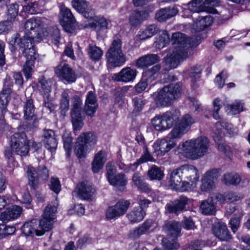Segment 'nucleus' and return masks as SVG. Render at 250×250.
Masks as SVG:
<instances>
[{
    "label": "nucleus",
    "instance_id": "1",
    "mask_svg": "<svg viewBox=\"0 0 250 250\" xmlns=\"http://www.w3.org/2000/svg\"><path fill=\"white\" fill-rule=\"evenodd\" d=\"M43 28V22L40 19H29L25 22L24 35L21 37L20 34H15L10 42L20 47H35L34 42H39L44 36Z\"/></svg>",
    "mask_w": 250,
    "mask_h": 250
},
{
    "label": "nucleus",
    "instance_id": "2",
    "mask_svg": "<svg viewBox=\"0 0 250 250\" xmlns=\"http://www.w3.org/2000/svg\"><path fill=\"white\" fill-rule=\"evenodd\" d=\"M171 41L172 47L167 55L166 62L171 68H174L188 58L191 49L188 39L184 34L180 32L173 34Z\"/></svg>",
    "mask_w": 250,
    "mask_h": 250
},
{
    "label": "nucleus",
    "instance_id": "3",
    "mask_svg": "<svg viewBox=\"0 0 250 250\" xmlns=\"http://www.w3.org/2000/svg\"><path fill=\"white\" fill-rule=\"evenodd\" d=\"M210 141L205 136L191 139L179 145V153L185 154L184 156H204L209 153Z\"/></svg>",
    "mask_w": 250,
    "mask_h": 250
},
{
    "label": "nucleus",
    "instance_id": "4",
    "mask_svg": "<svg viewBox=\"0 0 250 250\" xmlns=\"http://www.w3.org/2000/svg\"><path fill=\"white\" fill-rule=\"evenodd\" d=\"M181 90L182 85L180 83H171L154 93L152 96L158 105L167 107L171 105L180 97Z\"/></svg>",
    "mask_w": 250,
    "mask_h": 250
},
{
    "label": "nucleus",
    "instance_id": "5",
    "mask_svg": "<svg viewBox=\"0 0 250 250\" xmlns=\"http://www.w3.org/2000/svg\"><path fill=\"white\" fill-rule=\"evenodd\" d=\"M28 143V140L24 132L14 133L10 137V148L5 150V156L18 155L20 156H25L29 151Z\"/></svg>",
    "mask_w": 250,
    "mask_h": 250
},
{
    "label": "nucleus",
    "instance_id": "6",
    "mask_svg": "<svg viewBox=\"0 0 250 250\" xmlns=\"http://www.w3.org/2000/svg\"><path fill=\"white\" fill-rule=\"evenodd\" d=\"M97 142L96 134L92 131L83 132L77 138L75 143L74 152L76 156H85L88 153L91 146Z\"/></svg>",
    "mask_w": 250,
    "mask_h": 250
},
{
    "label": "nucleus",
    "instance_id": "7",
    "mask_svg": "<svg viewBox=\"0 0 250 250\" xmlns=\"http://www.w3.org/2000/svg\"><path fill=\"white\" fill-rule=\"evenodd\" d=\"M180 115L179 110L171 109L162 115L156 116L152 120V124L156 130H165L174 125L178 120Z\"/></svg>",
    "mask_w": 250,
    "mask_h": 250
},
{
    "label": "nucleus",
    "instance_id": "8",
    "mask_svg": "<svg viewBox=\"0 0 250 250\" xmlns=\"http://www.w3.org/2000/svg\"><path fill=\"white\" fill-rule=\"evenodd\" d=\"M57 211V208L55 205H48L45 207L41 219L38 220V225L40 229L37 231V236H42L46 231H48L53 228L54 223L56 221Z\"/></svg>",
    "mask_w": 250,
    "mask_h": 250
},
{
    "label": "nucleus",
    "instance_id": "9",
    "mask_svg": "<svg viewBox=\"0 0 250 250\" xmlns=\"http://www.w3.org/2000/svg\"><path fill=\"white\" fill-rule=\"evenodd\" d=\"M106 56L109 62L114 67L123 65L125 62V56L122 50V42L120 39L114 40L109 49Z\"/></svg>",
    "mask_w": 250,
    "mask_h": 250
},
{
    "label": "nucleus",
    "instance_id": "10",
    "mask_svg": "<svg viewBox=\"0 0 250 250\" xmlns=\"http://www.w3.org/2000/svg\"><path fill=\"white\" fill-rule=\"evenodd\" d=\"M26 60L22 68V71L26 79L31 78L34 68L35 61L36 60L35 47H20Z\"/></svg>",
    "mask_w": 250,
    "mask_h": 250
},
{
    "label": "nucleus",
    "instance_id": "11",
    "mask_svg": "<svg viewBox=\"0 0 250 250\" xmlns=\"http://www.w3.org/2000/svg\"><path fill=\"white\" fill-rule=\"evenodd\" d=\"M130 203L128 200H121L114 205L108 208L105 212V217L108 220L116 219L125 214Z\"/></svg>",
    "mask_w": 250,
    "mask_h": 250
},
{
    "label": "nucleus",
    "instance_id": "12",
    "mask_svg": "<svg viewBox=\"0 0 250 250\" xmlns=\"http://www.w3.org/2000/svg\"><path fill=\"white\" fill-rule=\"evenodd\" d=\"M23 118L25 120L32 121V124L25 125L27 130L29 131L36 127L35 124L38 121V117L35 112V106L34 100L32 99H27L23 103Z\"/></svg>",
    "mask_w": 250,
    "mask_h": 250
},
{
    "label": "nucleus",
    "instance_id": "13",
    "mask_svg": "<svg viewBox=\"0 0 250 250\" xmlns=\"http://www.w3.org/2000/svg\"><path fill=\"white\" fill-rule=\"evenodd\" d=\"M55 73L59 79L69 83H74L77 79L75 71L65 62L57 66L55 69Z\"/></svg>",
    "mask_w": 250,
    "mask_h": 250
},
{
    "label": "nucleus",
    "instance_id": "14",
    "mask_svg": "<svg viewBox=\"0 0 250 250\" xmlns=\"http://www.w3.org/2000/svg\"><path fill=\"white\" fill-rule=\"evenodd\" d=\"M190 202V199L185 196H180L177 199L167 203L165 207L166 211L169 213L178 215L184 210Z\"/></svg>",
    "mask_w": 250,
    "mask_h": 250
},
{
    "label": "nucleus",
    "instance_id": "15",
    "mask_svg": "<svg viewBox=\"0 0 250 250\" xmlns=\"http://www.w3.org/2000/svg\"><path fill=\"white\" fill-rule=\"evenodd\" d=\"M138 71L131 67H125L119 73L114 74L112 77L113 80L125 83L133 82L137 74Z\"/></svg>",
    "mask_w": 250,
    "mask_h": 250
},
{
    "label": "nucleus",
    "instance_id": "16",
    "mask_svg": "<svg viewBox=\"0 0 250 250\" xmlns=\"http://www.w3.org/2000/svg\"><path fill=\"white\" fill-rule=\"evenodd\" d=\"M212 231L213 235L221 241L229 242L232 239V236L224 223H214Z\"/></svg>",
    "mask_w": 250,
    "mask_h": 250
},
{
    "label": "nucleus",
    "instance_id": "17",
    "mask_svg": "<svg viewBox=\"0 0 250 250\" xmlns=\"http://www.w3.org/2000/svg\"><path fill=\"white\" fill-rule=\"evenodd\" d=\"M60 24L67 32H70L74 27L75 19L71 10L62 7L60 11Z\"/></svg>",
    "mask_w": 250,
    "mask_h": 250
},
{
    "label": "nucleus",
    "instance_id": "18",
    "mask_svg": "<svg viewBox=\"0 0 250 250\" xmlns=\"http://www.w3.org/2000/svg\"><path fill=\"white\" fill-rule=\"evenodd\" d=\"M42 141L46 148L53 155L57 148L58 142L56 138L54 131L50 129H44L42 134Z\"/></svg>",
    "mask_w": 250,
    "mask_h": 250
},
{
    "label": "nucleus",
    "instance_id": "19",
    "mask_svg": "<svg viewBox=\"0 0 250 250\" xmlns=\"http://www.w3.org/2000/svg\"><path fill=\"white\" fill-rule=\"evenodd\" d=\"M152 11L150 8H146L142 11H134L130 15L128 22L133 27H136L143 21L146 20L149 17Z\"/></svg>",
    "mask_w": 250,
    "mask_h": 250
},
{
    "label": "nucleus",
    "instance_id": "20",
    "mask_svg": "<svg viewBox=\"0 0 250 250\" xmlns=\"http://www.w3.org/2000/svg\"><path fill=\"white\" fill-rule=\"evenodd\" d=\"M217 171L214 169L207 171L202 179L201 189L203 191H209L214 187L215 180L217 179Z\"/></svg>",
    "mask_w": 250,
    "mask_h": 250
},
{
    "label": "nucleus",
    "instance_id": "21",
    "mask_svg": "<svg viewBox=\"0 0 250 250\" xmlns=\"http://www.w3.org/2000/svg\"><path fill=\"white\" fill-rule=\"evenodd\" d=\"M22 211L21 207L12 205L0 214V220L3 223H7L17 219L21 216Z\"/></svg>",
    "mask_w": 250,
    "mask_h": 250
},
{
    "label": "nucleus",
    "instance_id": "22",
    "mask_svg": "<svg viewBox=\"0 0 250 250\" xmlns=\"http://www.w3.org/2000/svg\"><path fill=\"white\" fill-rule=\"evenodd\" d=\"M163 230L168 238L176 239L181 235V225L179 222L169 221L165 224Z\"/></svg>",
    "mask_w": 250,
    "mask_h": 250
},
{
    "label": "nucleus",
    "instance_id": "23",
    "mask_svg": "<svg viewBox=\"0 0 250 250\" xmlns=\"http://www.w3.org/2000/svg\"><path fill=\"white\" fill-rule=\"evenodd\" d=\"M13 83L12 79L9 76H6L4 80L3 86L0 93V104H7L10 99V94L12 91Z\"/></svg>",
    "mask_w": 250,
    "mask_h": 250
},
{
    "label": "nucleus",
    "instance_id": "24",
    "mask_svg": "<svg viewBox=\"0 0 250 250\" xmlns=\"http://www.w3.org/2000/svg\"><path fill=\"white\" fill-rule=\"evenodd\" d=\"M78 197L83 200L92 199L95 193V189L87 183L82 182L76 189Z\"/></svg>",
    "mask_w": 250,
    "mask_h": 250
},
{
    "label": "nucleus",
    "instance_id": "25",
    "mask_svg": "<svg viewBox=\"0 0 250 250\" xmlns=\"http://www.w3.org/2000/svg\"><path fill=\"white\" fill-rule=\"evenodd\" d=\"M159 61V57L156 54H148L144 55L134 61V65L138 68L148 67Z\"/></svg>",
    "mask_w": 250,
    "mask_h": 250
},
{
    "label": "nucleus",
    "instance_id": "26",
    "mask_svg": "<svg viewBox=\"0 0 250 250\" xmlns=\"http://www.w3.org/2000/svg\"><path fill=\"white\" fill-rule=\"evenodd\" d=\"M72 5L73 8L82 13L85 18L91 19L93 18V13L91 7L85 0H72Z\"/></svg>",
    "mask_w": 250,
    "mask_h": 250
},
{
    "label": "nucleus",
    "instance_id": "27",
    "mask_svg": "<svg viewBox=\"0 0 250 250\" xmlns=\"http://www.w3.org/2000/svg\"><path fill=\"white\" fill-rule=\"evenodd\" d=\"M98 107V103L95 93L92 91L88 92L84 105V111L89 116H93Z\"/></svg>",
    "mask_w": 250,
    "mask_h": 250
},
{
    "label": "nucleus",
    "instance_id": "28",
    "mask_svg": "<svg viewBox=\"0 0 250 250\" xmlns=\"http://www.w3.org/2000/svg\"><path fill=\"white\" fill-rule=\"evenodd\" d=\"M184 178L189 180L192 184H196L199 180L198 169L193 166L184 165L181 167Z\"/></svg>",
    "mask_w": 250,
    "mask_h": 250
},
{
    "label": "nucleus",
    "instance_id": "29",
    "mask_svg": "<svg viewBox=\"0 0 250 250\" xmlns=\"http://www.w3.org/2000/svg\"><path fill=\"white\" fill-rule=\"evenodd\" d=\"M204 0H192L188 4V9L192 13H200L207 11L208 13L216 14L217 10L212 7H209L208 10L205 9Z\"/></svg>",
    "mask_w": 250,
    "mask_h": 250
},
{
    "label": "nucleus",
    "instance_id": "30",
    "mask_svg": "<svg viewBox=\"0 0 250 250\" xmlns=\"http://www.w3.org/2000/svg\"><path fill=\"white\" fill-rule=\"evenodd\" d=\"M173 146V145L168 143L166 139H162L160 141L156 142L154 144L153 146L154 151L152 155L154 156L164 155Z\"/></svg>",
    "mask_w": 250,
    "mask_h": 250
},
{
    "label": "nucleus",
    "instance_id": "31",
    "mask_svg": "<svg viewBox=\"0 0 250 250\" xmlns=\"http://www.w3.org/2000/svg\"><path fill=\"white\" fill-rule=\"evenodd\" d=\"M178 12L176 8L168 7L160 9L156 13L155 16L158 21H164L176 15Z\"/></svg>",
    "mask_w": 250,
    "mask_h": 250
},
{
    "label": "nucleus",
    "instance_id": "32",
    "mask_svg": "<svg viewBox=\"0 0 250 250\" xmlns=\"http://www.w3.org/2000/svg\"><path fill=\"white\" fill-rule=\"evenodd\" d=\"M200 211L205 215H214L216 212V208L212 199H208L201 201Z\"/></svg>",
    "mask_w": 250,
    "mask_h": 250
},
{
    "label": "nucleus",
    "instance_id": "33",
    "mask_svg": "<svg viewBox=\"0 0 250 250\" xmlns=\"http://www.w3.org/2000/svg\"><path fill=\"white\" fill-rule=\"evenodd\" d=\"M152 226L151 220L145 221L142 225L130 231V237L132 239H138L141 235L146 234Z\"/></svg>",
    "mask_w": 250,
    "mask_h": 250
},
{
    "label": "nucleus",
    "instance_id": "34",
    "mask_svg": "<svg viewBox=\"0 0 250 250\" xmlns=\"http://www.w3.org/2000/svg\"><path fill=\"white\" fill-rule=\"evenodd\" d=\"M52 82L46 80L44 77L41 78L37 84L39 92L45 98H48L51 91Z\"/></svg>",
    "mask_w": 250,
    "mask_h": 250
},
{
    "label": "nucleus",
    "instance_id": "35",
    "mask_svg": "<svg viewBox=\"0 0 250 250\" xmlns=\"http://www.w3.org/2000/svg\"><path fill=\"white\" fill-rule=\"evenodd\" d=\"M38 220L37 219H33L29 221L25 222L21 227V231L25 236H33L35 233L37 235Z\"/></svg>",
    "mask_w": 250,
    "mask_h": 250
},
{
    "label": "nucleus",
    "instance_id": "36",
    "mask_svg": "<svg viewBox=\"0 0 250 250\" xmlns=\"http://www.w3.org/2000/svg\"><path fill=\"white\" fill-rule=\"evenodd\" d=\"M159 31V28L155 24H151L147 26L145 29L140 30L138 36L141 40H145L151 38L157 34Z\"/></svg>",
    "mask_w": 250,
    "mask_h": 250
},
{
    "label": "nucleus",
    "instance_id": "37",
    "mask_svg": "<svg viewBox=\"0 0 250 250\" xmlns=\"http://www.w3.org/2000/svg\"><path fill=\"white\" fill-rule=\"evenodd\" d=\"M181 172L182 169L180 167L174 169L169 174V182L174 189L182 182V179L184 178L183 174Z\"/></svg>",
    "mask_w": 250,
    "mask_h": 250
},
{
    "label": "nucleus",
    "instance_id": "38",
    "mask_svg": "<svg viewBox=\"0 0 250 250\" xmlns=\"http://www.w3.org/2000/svg\"><path fill=\"white\" fill-rule=\"evenodd\" d=\"M108 181L111 185L117 187L120 190L124 188L127 183L125 175L123 173L114 175L113 177L108 179Z\"/></svg>",
    "mask_w": 250,
    "mask_h": 250
},
{
    "label": "nucleus",
    "instance_id": "39",
    "mask_svg": "<svg viewBox=\"0 0 250 250\" xmlns=\"http://www.w3.org/2000/svg\"><path fill=\"white\" fill-rule=\"evenodd\" d=\"M71 122L73 130L76 133L80 131L83 126V120L84 116L83 113H71Z\"/></svg>",
    "mask_w": 250,
    "mask_h": 250
},
{
    "label": "nucleus",
    "instance_id": "40",
    "mask_svg": "<svg viewBox=\"0 0 250 250\" xmlns=\"http://www.w3.org/2000/svg\"><path fill=\"white\" fill-rule=\"evenodd\" d=\"M213 22V18L211 16L208 15L202 17H199L195 21V25L198 31H203L209 27Z\"/></svg>",
    "mask_w": 250,
    "mask_h": 250
},
{
    "label": "nucleus",
    "instance_id": "41",
    "mask_svg": "<svg viewBox=\"0 0 250 250\" xmlns=\"http://www.w3.org/2000/svg\"><path fill=\"white\" fill-rule=\"evenodd\" d=\"M134 184L137 188L145 192H149L150 188L149 185L145 181L144 179L138 173H135L132 177Z\"/></svg>",
    "mask_w": 250,
    "mask_h": 250
},
{
    "label": "nucleus",
    "instance_id": "42",
    "mask_svg": "<svg viewBox=\"0 0 250 250\" xmlns=\"http://www.w3.org/2000/svg\"><path fill=\"white\" fill-rule=\"evenodd\" d=\"M69 100L70 97L68 90L63 91L61 94L60 102V112L63 116L65 115L66 113L69 109Z\"/></svg>",
    "mask_w": 250,
    "mask_h": 250
},
{
    "label": "nucleus",
    "instance_id": "43",
    "mask_svg": "<svg viewBox=\"0 0 250 250\" xmlns=\"http://www.w3.org/2000/svg\"><path fill=\"white\" fill-rule=\"evenodd\" d=\"M27 174L28 178V184L30 187L35 189L38 185V172L33 167H28L27 170Z\"/></svg>",
    "mask_w": 250,
    "mask_h": 250
},
{
    "label": "nucleus",
    "instance_id": "44",
    "mask_svg": "<svg viewBox=\"0 0 250 250\" xmlns=\"http://www.w3.org/2000/svg\"><path fill=\"white\" fill-rule=\"evenodd\" d=\"M223 181L227 186H237L241 182V177L236 173H227L224 175Z\"/></svg>",
    "mask_w": 250,
    "mask_h": 250
},
{
    "label": "nucleus",
    "instance_id": "45",
    "mask_svg": "<svg viewBox=\"0 0 250 250\" xmlns=\"http://www.w3.org/2000/svg\"><path fill=\"white\" fill-rule=\"evenodd\" d=\"M145 212L142 209L135 208L127 214V217L131 223H136L141 221L144 218Z\"/></svg>",
    "mask_w": 250,
    "mask_h": 250
},
{
    "label": "nucleus",
    "instance_id": "46",
    "mask_svg": "<svg viewBox=\"0 0 250 250\" xmlns=\"http://www.w3.org/2000/svg\"><path fill=\"white\" fill-rule=\"evenodd\" d=\"M201 72V66L196 65L186 70L185 73L186 75L188 76L191 79V81L194 84L196 80L200 78Z\"/></svg>",
    "mask_w": 250,
    "mask_h": 250
},
{
    "label": "nucleus",
    "instance_id": "47",
    "mask_svg": "<svg viewBox=\"0 0 250 250\" xmlns=\"http://www.w3.org/2000/svg\"><path fill=\"white\" fill-rule=\"evenodd\" d=\"M148 175L152 180H156L160 181L164 177V170L161 167L153 166L148 171Z\"/></svg>",
    "mask_w": 250,
    "mask_h": 250
},
{
    "label": "nucleus",
    "instance_id": "48",
    "mask_svg": "<svg viewBox=\"0 0 250 250\" xmlns=\"http://www.w3.org/2000/svg\"><path fill=\"white\" fill-rule=\"evenodd\" d=\"M88 53L89 57L93 61L99 60L103 54L100 48L93 44H90L88 46Z\"/></svg>",
    "mask_w": 250,
    "mask_h": 250
},
{
    "label": "nucleus",
    "instance_id": "49",
    "mask_svg": "<svg viewBox=\"0 0 250 250\" xmlns=\"http://www.w3.org/2000/svg\"><path fill=\"white\" fill-rule=\"evenodd\" d=\"M170 42L169 35L167 31H163L160 36L155 41V46L159 49L165 47Z\"/></svg>",
    "mask_w": 250,
    "mask_h": 250
},
{
    "label": "nucleus",
    "instance_id": "50",
    "mask_svg": "<svg viewBox=\"0 0 250 250\" xmlns=\"http://www.w3.org/2000/svg\"><path fill=\"white\" fill-rule=\"evenodd\" d=\"M194 123V118L189 114H186L182 117L178 125L188 131Z\"/></svg>",
    "mask_w": 250,
    "mask_h": 250
},
{
    "label": "nucleus",
    "instance_id": "51",
    "mask_svg": "<svg viewBox=\"0 0 250 250\" xmlns=\"http://www.w3.org/2000/svg\"><path fill=\"white\" fill-rule=\"evenodd\" d=\"M19 5L16 3H10L7 5V16L9 21H13L18 16Z\"/></svg>",
    "mask_w": 250,
    "mask_h": 250
},
{
    "label": "nucleus",
    "instance_id": "52",
    "mask_svg": "<svg viewBox=\"0 0 250 250\" xmlns=\"http://www.w3.org/2000/svg\"><path fill=\"white\" fill-rule=\"evenodd\" d=\"M72 107L71 110V113H83L82 111V100L81 97L75 95L72 98Z\"/></svg>",
    "mask_w": 250,
    "mask_h": 250
},
{
    "label": "nucleus",
    "instance_id": "53",
    "mask_svg": "<svg viewBox=\"0 0 250 250\" xmlns=\"http://www.w3.org/2000/svg\"><path fill=\"white\" fill-rule=\"evenodd\" d=\"M171 239V241L168 240L167 238L163 239L162 244L165 250H176L180 247L176 239Z\"/></svg>",
    "mask_w": 250,
    "mask_h": 250
},
{
    "label": "nucleus",
    "instance_id": "54",
    "mask_svg": "<svg viewBox=\"0 0 250 250\" xmlns=\"http://www.w3.org/2000/svg\"><path fill=\"white\" fill-rule=\"evenodd\" d=\"M16 231L14 226H6L5 224H0V238L13 234Z\"/></svg>",
    "mask_w": 250,
    "mask_h": 250
},
{
    "label": "nucleus",
    "instance_id": "55",
    "mask_svg": "<svg viewBox=\"0 0 250 250\" xmlns=\"http://www.w3.org/2000/svg\"><path fill=\"white\" fill-rule=\"evenodd\" d=\"M228 109L231 114H237L243 110V104L240 101H236L232 104L229 105Z\"/></svg>",
    "mask_w": 250,
    "mask_h": 250
},
{
    "label": "nucleus",
    "instance_id": "56",
    "mask_svg": "<svg viewBox=\"0 0 250 250\" xmlns=\"http://www.w3.org/2000/svg\"><path fill=\"white\" fill-rule=\"evenodd\" d=\"M104 157H94L92 163V169L94 173H98L104 166L105 163Z\"/></svg>",
    "mask_w": 250,
    "mask_h": 250
},
{
    "label": "nucleus",
    "instance_id": "57",
    "mask_svg": "<svg viewBox=\"0 0 250 250\" xmlns=\"http://www.w3.org/2000/svg\"><path fill=\"white\" fill-rule=\"evenodd\" d=\"M48 185L50 189L56 194H58L61 191V185L59 179L57 177H51Z\"/></svg>",
    "mask_w": 250,
    "mask_h": 250
},
{
    "label": "nucleus",
    "instance_id": "58",
    "mask_svg": "<svg viewBox=\"0 0 250 250\" xmlns=\"http://www.w3.org/2000/svg\"><path fill=\"white\" fill-rule=\"evenodd\" d=\"M241 216L242 215H235L230 219L229 222V227L234 233L237 231L238 229L240 227Z\"/></svg>",
    "mask_w": 250,
    "mask_h": 250
},
{
    "label": "nucleus",
    "instance_id": "59",
    "mask_svg": "<svg viewBox=\"0 0 250 250\" xmlns=\"http://www.w3.org/2000/svg\"><path fill=\"white\" fill-rule=\"evenodd\" d=\"M12 22L9 20L0 22V34L8 33L12 29Z\"/></svg>",
    "mask_w": 250,
    "mask_h": 250
},
{
    "label": "nucleus",
    "instance_id": "60",
    "mask_svg": "<svg viewBox=\"0 0 250 250\" xmlns=\"http://www.w3.org/2000/svg\"><path fill=\"white\" fill-rule=\"evenodd\" d=\"M221 103V100L218 98L215 99L213 103V117L215 120H218L220 118V115L219 114V111L220 108L222 107V104Z\"/></svg>",
    "mask_w": 250,
    "mask_h": 250
},
{
    "label": "nucleus",
    "instance_id": "61",
    "mask_svg": "<svg viewBox=\"0 0 250 250\" xmlns=\"http://www.w3.org/2000/svg\"><path fill=\"white\" fill-rule=\"evenodd\" d=\"M187 132L188 131L178 125L177 127L172 129L170 135L173 138H179Z\"/></svg>",
    "mask_w": 250,
    "mask_h": 250
},
{
    "label": "nucleus",
    "instance_id": "62",
    "mask_svg": "<svg viewBox=\"0 0 250 250\" xmlns=\"http://www.w3.org/2000/svg\"><path fill=\"white\" fill-rule=\"evenodd\" d=\"M38 3L36 2H29L27 5L23 6L24 11L31 14L37 13L38 12Z\"/></svg>",
    "mask_w": 250,
    "mask_h": 250
},
{
    "label": "nucleus",
    "instance_id": "63",
    "mask_svg": "<svg viewBox=\"0 0 250 250\" xmlns=\"http://www.w3.org/2000/svg\"><path fill=\"white\" fill-rule=\"evenodd\" d=\"M132 104L136 111L142 110L145 103L143 98L141 97H135L132 99Z\"/></svg>",
    "mask_w": 250,
    "mask_h": 250
},
{
    "label": "nucleus",
    "instance_id": "64",
    "mask_svg": "<svg viewBox=\"0 0 250 250\" xmlns=\"http://www.w3.org/2000/svg\"><path fill=\"white\" fill-rule=\"evenodd\" d=\"M182 225L187 230L194 229L195 228L194 222L191 217H185L182 221Z\"/></svg>",
    "mask_w": 250,
    "mask_h": 250
}]
</instances>
